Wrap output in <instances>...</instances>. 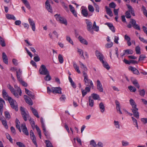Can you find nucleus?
Here are the masks:
<instances>
[{"mask_svg":"<svg viewBox=\"0 0 147 147\" xmlns=\"http://www.w3.org/2000/svg\"><path fill=\"white\" fill-rule=\"evenodd\" d=\"M83 76L84 77V81L85 85L87 86L85 88V90L87 92H89L90 91V88H93L94 84L92 81L88 79V76L86 73L85 71H83Z\"/></svg>","mask_w":147,"mask_h":147,"instance_id":"f257e3e1","label":"nucleus"},{"mask_svg":"<svg viewBox=\"0 0 147 147\" xmlns=\"http://www.w3.org/2000/svg\"><path fill=\"white\" fill-rule=\"evenodd\" d=\"M7 87L10 90L11 92L16 97L18 98L19 96L18 93H19V94L21 96L22 94V92L21 89L19 87H18L17 85H14V87L16 89L15 90L12 87L10 84H9L7 85Z\"/></svg>","mask_w":147,"mask_h":147,"instance_id":"f03ea898","label":"nucleus"},{"mask_svg":"<svg viewBox=\"0 0 147 147\" xmlns=\"http://www.w3.org/2000/svg\"><path fill=\"white\" fill-rule=\"evenodd\" d=\"M95 55L97 58L102 63L104 67L107 70L109 69L110 68V67L108 63L107 62L103 60V58L104 57L103 55L98 50H96L95 51Z\"/></svg>","mask_w":147,"mask_h":147,"instance_id":"7ed1b4c3","label":"nucleus"},{"mask_svg":"<svg viewBox=\"0 0 147 147\" xmlns=\"http://www.w3.org/2000/svg\"><path fill=\"white\" fill-rule=\"evenodd\" d=\"M130 104L131 105L132 109H131L134 116L137 119H138L139 113L138 111V109L136 107V105L134 101L132 98L129 100Z\"/></svg>","mask_w":147,"mask_h":147,"instance_id":"20e7f679","label":"nucleus"},{"mask_svg":"<svg viewBox=\"0 0 147 147\" xmlns=\"http://www.w3.org/2000/svg\"><path fill=\"white\" fill-rule=\"evenodd\" d=\"M130 23L132 25H131V24H129L127 26L128 28H131L132 26L135 29L137 30H140V26L136 24V21L135 20L131 19H130Z\"/></svg>","mask_w":147,"mask_h":147,"instance_id":"39448f33","label":"nucleus"},{"mask_svg":"<svg viewBox=\"0 0 147 147\" xmlns=\"http://www.w3.org/2000/svg\"><path fill=\"white\" fill-rule=\"evenodd\" d=\"M8 100L11 105V107L14 109L16 111H18V106L15 100H14L11 97H9Z\"/></svg>","mask_w":147,"mask_h":147,"instance_id":"423d86ee","label":"nucleus"},{"mask_svg":"<svg viewBox=\"0 0 147 147\" xmlns=\"http://www.w3.org/2000/svg\"><path fill=\"white\" fill-rule=\"evenodd\" d=\"M55 17L57 20L59 21L60 23L63 24L67 25V22L66 19L63 17H61L60 15L57 14L55 15Z\"/></svg>","mask_w":147,"mask_h":147,"instance_id":"0eeeda50","label":"nucleus"},{"mask_svg":"<svg viewBox=\"0 0 147 147\" xmlns=\"http://www.w3.org/2000/svg\"><path fill=\"white\" fill-rule=\"evenodd\" d=\"M39 71L40 74L43 75H46L49 72L45 66L44 65H41Z\"/></svg>","mask_w":147,"mask_h":147,"instance_id":"6e6552de","label":"nucleus"},{"mask_svg":"<svg viewBox=\"0 0 147 147\" xmlns=\"http://www.w3.org/2000/svg\"><path fill=\"white\" fill-rule=\"evenodd\" d=\"M21 111V113L24 120L25 121H26L27 120V118H28L29 119L30 117L29 115L26 113L24 109V108L21 107L20 108Z\"/></svg>","mask_w":147,"mask_h":147,"instance_id":"1a4fd4ad","label":"nucleus"},{"mask_svg":"<svg viewBox=\"0 0 147 147\" xmlns=\"http://www.w3.org/2000/svg\"><path fill=\"white\" fill-rule=\"evenodd\" d=\"M30 138L32 140V142L37 147V145L36 143V138L32 130H31L30 131Z\"/></svg>","mask_w":147,"mask_h":147,"instance_id":"9d476101","label":"nucleus"},{"mask_svg":"<svg viewBox=\"0 0 147 147\" xmlns=\"http://www.w3.org/2000/svg\"><path fill=\"white\" fill-rule=\"evenodd\" d=\"M86 23L87 25V30L90 32L92 29V23L88 19L85 20Z\"/></svg>","mask_w":147,"mask_h":147,"instance_id":"9b49d317","label":"nucleus"},{"mask_svg":"<svg viewBox=\"0 0 147 147\" xmlns=\"http://www.w3.org/2000/svg\"><path fill=\"white\" fill-rule=\"evenodd\" d=\"M96 87L97 89L100 92H103V88L102 84L98 80L96 81Z\"/></svg>","mask_w":147,"mask_h":147,"instance_id":"f8f14e48","label":"nucleus"},{"mask_svg":"<svg viewBox=\"0 0 147 147\" xmlns=\"http://www.w3.org/2000/svg\"><path fill=\"white\" fill-rule=\"evenodd\" d=\"M52 90L53 93L61 94V88L60 87H52Z\"/></svg>","mask_w":147,"mask_h":147,"instance_id":"ddd939ff","label":"nucleus"},{"mask_svg":"<svg viewBox=\"0 0 147 147\" xmlns=\"http://www.w3.org/2000/svg\"><path fill=\"white\" fill-rule=\"evenodd\" d=\"M21 126L22 129V131L24 134L26 136H28L29 135V133L26 126L25 124V123L22 124L21 125Z\"/></svg>","mask_w":147,"mask_h":147,"instance_id":"4468645a","label":"nucleus"},{"mask_svg":"<svg viewBox=\"0 0 147 147\" xmlns=\"http://www.w3.org/2000/svg\"><path fill=\"white\" fill-rule=\"evenodd\" d=\"M29 23L31 26L32 29L33 31H35V24L34 21L33 20L30 18L28 19Z\"/></svg>","mask_w":147,"mask_h":147,"instance_id":"2eb2a0df","label":"nucleus"},{"mask_svg":"<svg viewBox=\"0 0 147 147\" xmlns=\"http://www.w3.org/2000/svg\"><path fill=\"white\" fill-rule=\"evenodd\" d=\"M16 76L18 81L21 79H22V71L20 69H19L18 70L16 71Z\"/></svg>","mask_w":147,"mask_h":147,"instance_id":"dca6fc26","label":"nucleus"},{"mask_svg":"<svg viewBox=\"0 0 147 147\" xmlns=\"http://www.w3.org/2000/svg\"><path fill=\"white\" fill-rule=\"evenodd\" d=\"M24 98L26 102L30 105H32L33 104L31 99L27 95H24Z\"/></svg>","mask_w":147,"mask_h":147,"instance_id":"f3484780","label":"nucleus"},{"mask_svg":"<svg viewBox=\"0 0 147 147\" xmlns=\"http://www.w3.org/2000/svg\"><path fill=\"white\" fill-rule=\"evenodd\" d=\"M45 7L48 11L51 13L52 12V8L51 7L49 2L47 0L45 3Z\"/></svg>","mask_w":147,"mask_h":147,"instance_id":"a211bd4d","label":"nucleus"},{"mask_svg":"<svg viewBox=\"0 0 147 147\" xmlns=\"http://www.w3.org/2000/svg\"><path fill=\"white\" fill-rule=\"evenodd\" d=\"M115 103L116 105V109L117 111H119L120 114H122V113L120 110V106L119 102L117 100L115 101Z\"/></svg>","mask_w":147,"mask_h":147,"instance_id":"6ab92c4d","label":"nucleus"},{"mask_svg":"<svg viewBox=\"0 0 147 147\" xmlns=\"http://www.w3.org/2000/svg\"><path fill=\"white\" fill-rule=\"evenodd\" d=\"M30 108L34 115L36 117L39 118V116L38 115L37 110L33 108L32 107H30Z\"/></svg>","mask_w":147,"mask_h":147,"instance_id":"aec40b11","label":"nucleus"},{"mask_svg":"<svg viewBox=\"0 0 147 147\" xmlns=\"http://www.w3.org/2000/svg\"><path fill=\"white\" fill-rule=\"evenodd\" d=\"M80 42L83 44L87 45L88 43L87 41L85 39H84L82 36H79L78 37Z\"/></svg>","mask_w":147,"mask_h":147,"instance_id":"412c9836","label":"nucleus"},{"mask_svg":"<svg viewBox=\"0 0 147 147\" xmlns=\"http://www.w3.org/2000/svg\"><path fill=\"white\" fill-rule=\"evenodd\" d=\"M105 9H106L107 13L110 17H112L113 16L112 12L111 9L108 7L107 6H105Z\"/></svg>","mask_w":147,"mask_h":147,"instance_id":"4be33fe9","label":"nucleus"},{"mask_svg":"<svg viewBox=\"0 0 147 147\" xmlns=\"http://www.w3.org/2000/svg\"><path fill=\"white\" fill-rule=\"evenodd\" d=\"M43 133L46 136V138L49 139L50 138V135L48 131H46L45 127H42Z\"/></svg>","mask_w":147,"mask_h":147,"instance_id":"5701e85b","label":"nucleus"},{"mask_svg":"<svg viewBox=\"0 0 147 147\" xmlns=\"http://www.w3.org/2000/svg\"><path fill=\"white\" fill-rule=\"evenodd\" d=\"M81 13L83 16L85 17H87L88 15V11L86 8L82 9Z\"/></svg>","mask_w":147,"mask_h":147,"instance_id":"b1692460","label":"nucleus"},{"mask_svg":"<svg viewBox=\"0 0 147 147\" xmlns=\"http://www.w3.org/2000/svg\"><path fill=\"white\" fill-rule=\"evenodd\" d=\"M129 69L132 71L135 74L138 75L139 74V72L134 67H133L132 66H130L129 67Z\"/></svg>","mask_w":147,"mask_h":147,"instance_id":"393cba45","label":"nucleus"},{"mask_svg":"<svg viewBox=\"0 0 147 147\" xmlns=\"http://www.w3.org/2000/svg\"><path fill=\"white\" fill-rule=\"evenodd\" d=\"M73 64L75 70L78 73H80V71L79 70V67L75 62H73Z\"/></svg>","mask_w":147,"mask_h":147,"instance_id":"a878e982","label":"nucleus"},{"mask_svg":"<svg viewBox=\"0 0 147 147\" xmlns=\"http://www.w3.org/2000/svg\"><path fill=\"white\" fill-rule=\"evenodd\" d=\"M2 58L4 62L6 64H8V59L7 55L4 52L2 53Z\"/></svg>","mask_w":147,"mask_h":147,"instance_id":"bb28decb","label":"nucleus"},{"mask_svg":"<svg viewBox=\"0 0 147 147\" xmlns=\"http://www.w3.org/2000/svg\"><path fill=\"white\" fill-rule=\"evenodd\" d=\"M2 95L3 98L5 99H7L9 96L5 89H3L2 91Z\"/></svg>","mask_w":147,"mask_h":147,"instance_id":"cd10ccee","label":"nucleus"},{"mask_svg":"<svg viewBox=\"0 0 147 147\" xmlns=\"http://www.w3.org/2000/svg\"><path fill=\"white\" fill-rule=\"evenodd\" d=\"M6 17L8 19L13 20H16V18L13 15L7 14L6 15Z\"/></svg>","mask_w":147,"mask_h":147,"instance_id":"c85d7f7f","label":"nucleus"},{"mask_svg":"<svg viewBox=\"0 0 147 147\" xmlns=\"http://www.w3.org/2000/svg\"><path fill=\"white\" fill-rule=\"evenodd\" d=\"M99 106L101 112L103 113L105 111V107L103 103L102 102H100L99 104Z\"/></svg>","mask_w":147,"mask_h":147,"instance_id":"c756f323","label":"nucleus"},{"mask_svg":"<svg viewBox=\"0 0 147 147\" xmlns=\"http://www.w3.org/2000/svg\"><path fill=\"white\" fill-rule=\"evenodd\" d=\"M91 96L95 100H99L100 99L99 95L96 94L94 93L92 94Z\"/></svg>","mask_w":147,"mask_h":147,"instance_id":"7c9ffc66","label":"nucleus"},{"mask_svg":"<svg viewBox=\"0 0 147 147\" xmlns=\"http://www.w3.org/2000/svg\"><path fill=\"white\" fill-rule=\"evenodd\" d=\"M16 127L18 129L20 132H21V130L20 127V122L17 118L16 120Z\"/></svg>","mask_w":147,"mask_h":147,"instance_id":"2f4dec72","label":"nucleus"},{"mask_svg":"<svg viewBox=\"0 0 147 147\" xmlns=\"http://www.w3.org/2000/svg\"><path fill=\"white\" fill-rule=\"evenodd\" d=\"M89 99V105L91 107H92L94 105V101L92 99V97L89 96L88 97Z\"/></svg>","mask_w":147,"mask_h":147,"instance_id":"473e14b6","label":"nucleus"},{"mask_svg":"<svg viewBox=\"0 0 147 147\" xmlns=\"http://www.w3.org/2000/svg\"><path fill=\"white\" fill-rule=\"evenodd\" d=\"M22 2L25 4L26 7L28 9H30V7L29 3L27 0H21Z\"/></svg>","mask_w":147,"mask_h":147,"instance_id":"72a5a7b5","label":"nucleus"},{"mask_svg":"<svg viewBox=\"0 0 147 147\" xmlns=\"http://www.w3.org/2000/svg\"><path fill=\"white\" fill-rule=\"evenodd\" d=\"M0 44L3 47H5L6 45L4 39L1 36H0Z\"/></svg>","mask_w":147,"mask_h":147,"instance_id":"f704fd0d","label":"nucleus"},{"mask_svg":"<svg viewBox=\"0 0 147 147\" xmlns=\"http://www.w3.org/2000/svg\"><path fill=\"white\" fill-rule=\"evenodd\" d=\"M30 122L31 124L32 128L34 129L36 125H35V123L34 121L30 117L29 119Z\"/></svg>","mask_w":147,"mask_h":147,"instance_id":"c9c22d12","label":"nucleus"},{"mask_svg":"<svg viewBox=\"0 0 147 147\" xmlns=\"http://www.w3.org/2000/svg\"><path fill=\"white\" fill-rule=\"evenodd\" d=\"M45 143L46 144V147H54L51 143L49 140H46Z\"/></svg>","mask_w":147,"mask_h":147,"instance_id":"e433bc0d","label":"nucleus"},{"mask_svg":"<svg viewBox=\"0 0 147 147\" xmlns=\"http://www.w3.org/2000/svg\"><path fill=\"white\" fill-rule=\"evenodd\" d=\"M141 10L142 11L144 14L147 18V10L146 7L142 5Z\"/></svg>","mask_w":147,"mask_h":147,"instance_id":"4c0bfd02","label":"nucleus"},{"mask_svg":"<svg viewBox=\"0 0 147 147\" xmlns=\"http://www.w3.org/2000/svg\"><path fill=\"white\" fill-rule=\"evenodd\" d=\"M35 128L38 133L40 138L41 139V134L40 130L37 125H36L35 126Z\"/></svg>","mask_w":147,"mask_h":147,"instance_id":"58836bf2","label":"nucleus"},{"mask_svg":"<svg viewBox=\"0 0 147 147\" xmlns=\"http://www.w3.org/2000/svg\"><path fill=\"white\" fill-rule=\"evenodd\" d=\"M58 60L59 63L61 64L63 62V59L62 55L61 54H59L58 57Z\"/></svg>","mask_w":147,"mask_h":147,"instance_id":"ea45409f","label":"nucleus"},{"mask_svg":"<svg viewBox=\"0 0 147 147\" xmlns=\"http://www.w3.org/2000/svg\"><path fill=\"white\" fill-rule=\"evenodd\" d=\"M1 120L2 123L3 125L4 126L6 129L8 128V126L7 125V122L5 120H2V118H1Z\"/></svg>","mask_w":147,"mask_h":147,"instance_id":"a19ab883","label":"nucleus"},{"mask_svg":"<svg viewBox=\"0 0 147 147\" xmlns=\"http://www.w3.org/2000/svg\"><path fill=\"white\" fill-rule=\"evenodd\" d=\"M46 75V76L44 78L45 80L46 81H49L51 79V78L50 76L49 72Z\"/></svg>","mask_w":147,"mask_h":147,"instance_id":"79ce46f5","label":"nucleus"},{"mask_svg":"<svg viewBox=\"0 0 147 147\" xmlns=\"http://www.w3.org/2000/svg\"><path fill=\"white\" fill-rule=\"evenodd\" d=\"M5 104V102L1 98H0V109L3 108V104Z\"/></svg>","mask_w":147,"mask_h":147,"instance_id":"37998d69","label":"nucleus"},{"mask_svg":"<svg viewBox=\"0 0 147 147\" xmlns=\"http://www.w3.org/2000/svg\"><path fill=\"white\" fill-rule=\"evenodd\" d=\"M146 57L145 55L142 54L140 55L138 59V61H142L144 60L145 58H146Z\"/></svg>","mask_w":147,"mask_h":147,"instance_id":"c03bdc74","label":"nucleus"},{"mask_svg":"<svg viewBox=\"0 0 147 147\" xmlns=\"http://www.w3.org/2000/svg\"><path fill=\"white\" fill-rule=\"evenodd\" d=\"M123 52H125V54H132L133 53V51L131 49L124 50Z\"/></svg>","mask_w":147,"mask_h":147,"instance_id":"a18cd8bd","label":"nucleus"},{"mask_svg":"<svg viewBox=\"0 0 147 147\" xmlns=\"http://www.w3.org/2000/svg\"><path fill=\"white\" fill-rule=\"evenodd\" d=\"M140 95L143 97H144L145 95L146 92L144 89L140 90H139Z\"/></svg>","mask_w":147,"mask_h":147,"instance_id":"49530a36","label":"nucleus"},{"mask_svg":"<svg viewBox=\"0 0 147 147\" xmlns=\"http://www.w3.org/2000/svg\"><path fill=\"white\" fill-rule=\"evenodd\" d=\"M128 88L131 92H135L136 90V88L135 87L131 86H129Z\"/></svg>","mask_w":147,"mask_h":147,"instance_id":"de8ad7c7","label":"nucleus"},{"mask_svg":"<svg viewBox=\"0 0 147 147\" xmlns=\"http://www.w3.org/2000/svg\"><path fill=\"white\" fill-rule=\"evenodd\" d=\"M121 143L122 146H128L129 144V143L128 142L124 140L122 141Z\"/></svg>","mask_w":147,"mask_h":147,"instance_id":"09e8293b","label":"nucleus"},{"mask_svg":"<svg viewBox=\"0 0 147 147\" xmlns=\"http://www.w3.org/2000/svg\"><path fill=\"white\" fill-rule=\"evenodd\" d=\"M132 83L134 84V85L138 89L140 88V85L137 81L136 80H135L133 81Z\"/></svg>","mask_w":147,"mask_h":147,"instance_id":"8fccbe9b","label":"nucleus"},{"mask_svg":"<svg viewBox=\"0 0 147 147\" xmlns=\"http://www.w3.org/2000/svg\"><path fill=\"white\" fill-rule=\"evenodd\" d=\"M66 40L69 43H70L72 45H74V43L73 41L69 36H66Z\"/></svg>","mask_w":147,"mask_h":147,"instance_id":"3c124183","label":"nucleus"},{"mask_svg":"<svg viewBox=\"0 0 147 147\" xmlns=\"http://www.w3.org/2000/svg\"><path fill=\"white\" fill-rule=\"evenodd\" d=\"M114 123L116 128L119 129H120V125L119 121L115 120Z\"/></svg>","mask_w":147,"mask_h":147,"instance_id":"603ef678","label":"nucleus"},{"mask_svg":"<svg viewBox=\"0 0 147 147\" xmlns=\"http://www.w3.org/2000/svg\"><path fill=\"white\" fill-rule=\"evenodd\" d=\"M6 135L7 137V138L8 139L9 141L11 143H13V140L11 137L10 135L8 133H6Z\"/></svg>","mask_w":147,"mask_h":147,"instance_id":"864d4df0","label":"nucleus"},{"mask_svg":"<svg viewBox=\"0 0 147 147\" xmlns=\"http://www.w3.org/2000/svg\"><path fill=\"white\" fill-rule=\"evenodd\" d=\"M135 51L137 54H140L141 53L140 48L139 46H137L135 48Z\"/></svg>","mask_w":147,"mask_h":147,"instance_id":"5fc2aeb1","label":"nucleus"},{"mask_svg":"<svg viewBox=\"0 0 147 147\" xmlns=\"http://www.w3.org/2000/svg\"><path fill=\"white\" fill-rule=\"evenodd\" d=\"M130 11H126L125 13V16L127 18H131V15L130 14Z\"/></svg>","mask_w":147,"mask_h":147,"instance_id":"6e6d98bb","label":"nucleus"},{"mask_svg":"<svg viewBox=\"0 0 147 147\" xmlns=\"http://www.w3.org/2000/svg\"><path fill=\"white\" fill-rule=\"evenodd\" d=\"M5 116L6 119L9 120L10 118V115L8 111H5Z\"/></svg>","mask_w":147,"mask_h":147,"instance_id":"4d7b16f0","label":"nucleus"},{"mask_svg":"<svg viewBox=\"0 0 147 147\" xmlns=\"http://www.w3.org/2000/svg\"><path fill=\"white\" fill-rule=\"evenodd\" d=\"M90 144L92 145L94 147H96L97 146V145L94 140H92L90 141Z\"/></svg>","mask_w":147,"mask_h":147,"instance_id":"13d9d810","label":"nucleus"},{"mask_svg":"<svg viewBox=\"0 0 147 147\" xmlns=\"http://www.w3.org/2000/svg\"><path fill=\"white\" fill-rule=\"evenodd\" d=\"M16 144L19 147H26L25 145L22 143L20 142H17Z\"/></svg>","mask_w":147,"mask_h":147,"instance_id":"bf43d9fd","label":"nucleus"},{"mask_svg":"<svg viewBox=\"0 0 147 147\" xmlns=\"http://www.w3.org/2000/svg\"><path fill=\"white\" fill-rule=\"evenodd\" d=\"M19 81L22 84L23 86L25 87H26L28 85L25 82L23 81L22 80V79H21L19 80Z\"/></svg>","mask_w":147,"mask_h":147,"instance_id":"052dcab7","label":"nucleus"},{"mask_svg":"<svg viewBox=\"0 0 147 147\" xmlns=\"http://www.w3.org/2000/svg\"><path fill=\"white\" fill-rule=\"evenodd\" d=\"M66 99L65 96L64 95H62L61 96L60 98L59 99L61 101H62L63 102H65V100Z\"/></svg>","mask_w":147,"mask_h":147,"instance_id":"680f3d73","label":"nucleus"},{"mask_svg":"<svg viewBox=\"0 0 147 147\" xmlns=\"http://www.w3.org/2000/svg\"><path fill=\"white\" fill-rule=\"evenodd\" d=\"M116 6L115 4L113 2H112L109 4V6L111 8H115Z\"/></svg>","mask_w":147,"mask_h":147,"instance_id":"e2e57ef3","label":"nucleus"},{"mask_svg":"<svg viewBox=\"0 0 147 147\" xmlns=\"http://www.w3.org/2000/svg\"><path fill=\"white\" fill-rule=\"evenodd\" d=\"M88 10L90 11L93 12L94 11V8L92 5H88Z\"/></svg>","mask_w":147,"mask_h":147,"instance_id":"0e129e2a","label":"nucleus"},{"mask_svg":"<svg viewBox=\"0 0 147 147\" xmlns=\"http://www.w3.org/2000/svg\"><path fill=\"white\" fill-rule=\"evenodd\" d=\"M94 5L96 9V11L97 12H99V6L95 2H94Z\"/></svg>","mask_w":147,"mask_h":147,"instance_id":"69168bd1","label":"nucleus"},{"mask_svg":"<svg viewBox=\"0 0 147 147\" xmlns=\"http://www.w3.org/2000/svg\"><path fill=\"white\" fill-rule=\"evenodd\" d=\"M119 38L118 36H115L114 41L115 43L117 44H118L119 42H118V40H119Z\"/></svg>","mask_w":147,"mask_h":147,"instance_id":"338daca9","label":"nucleus"},{"mask_svg":"<svg viewBox=\"0 0 147 147\" xmlns=\"http://www.w3.org/2000/svg\"><path fill=\"white\" fill-rule=\"evenodd\" d=\"M141 121L144 124L147 123V118H142L141 119Z\"/></svg>","mask_w":147,"mask_h":147,"instance_id":"774afa93","label":"nucleus"}]
</instances>
